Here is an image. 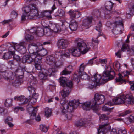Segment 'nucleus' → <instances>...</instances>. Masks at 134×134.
Returning <instances> with one entry per match:
<instances>
[{
	"instance_id": "nucleus-1",
	"label": "nucleus",
	"mask_w": 134,
	"mask_h": 134,
	"mask_svg": "<svg viewBox=\"0 0 134 134\" xmlns=\"http://www.w3.org/2000/svg\"><path fill=\"white\" fill-rule=\"evenodd\" d=\"M60 103L62 104L61 107V111L66 119L70 120L72 117V112L74 109L76 108L79 104L78 101L72 100L68 102L65 100H61Z\"/></svg>"
},
{
	"instance_id": "nucleus-2",
	"label": "nucleus",
	"mask_w": 134,
	"mask_h": 134,
	"mask_svg": "<svg viewBox=\"0 0 134 134\" xmlns=\"http://www.w3.org/2000/svg\"><path fill=\"white\" fill-rule=\"evenodd\" d=\"M111 68L110 66H108L105 71L103 72L102 76L97 73L94 75V79L93 80L94 82L91 84V87H94L95 82L96 85H98L100 84L105 83L109 80L113 79L115 76V72L113 71H109Z\"/></svg>"
},
{
	"instance_id": "nucleus-3",
	"label": "nucleus",
	"mask_w": 134,
	"mask_h": 134,
	"mask_svg": "<svg viewBox=\"0 0 134 134\" xmlns=\"http://www.w3.org/2000/svg\"><path fill=\"white\" fill-rule=\"evenodd\" d=\"M124 103L131 105L134 104V98L131 94L121 95L119 97L115 98L112 102H108L106 104L111 106L114 104L117 105Z\"/></svg>"
},
{
	"instance_id": "nucleus-4",
	"label": "nucleus",
	"mask_w": 134,
	"mask_h": 134,
	"mask_svg": "<svg viewBox=\"0 0 134 134\" xmlns=\"http://www.w3.org/2000/svg\"><path fill=\"white\" fill-rule=\"evenodd\" d=\"M114 25L113 29V34H121L123 30L122 19L120 17L116 18Z\"/></svg>"
},
{
	"instance_id": "nucleus-5",
	"label": "nucleus",
	"mask_w": 134,
	"mask_h": 134,
	"mask_svg": "<svg viewBox=\"0 0 134 134\" xmlns=\"http://www.w3.org/2000/svg\"><path fill=\"white\" fill-rule=\"evenodd\" d=\"M94 19H93L92 17H88L85 19L83 21V26L85 27V29L88 28L90 26V24L92 22V20L94 19L95 20L97 19V18L100 17L101 14L99 10H95L94 12Z\"/></svg>"
},
{
	"instance_id": "nucleus-6",
	"label": "nucleus",
	"mask_w": 134,
	"mask_h": 134,
	"mask_svg": "<svg viewBox=\"0 0 134 134\" xmlns=\"http://www.w3.org/2000/svg\"><path fill=\"white\" fill-rule=\"evenodd\" d=\"M77 43L76 47L78 49L81 51V53L82 54H84L87 53L90 49V43H88L87 44L83 41H79Z\"/></svg>"
},
{
	"instance_id": "nucleus-7",
	"label": "nucleus",
	"mask_w": 134,
	"mask_h": 134,
	"mask_svg": "<svg viewBox=\"0 0 134 134\" xmlns=\"http://www.w3.org/2000/svg\"><path fill=\"white\" fill-rule=\"evenodd\" d=\"M74 100L78 101L79 103L78 106L80 105H81L82 106V108L86 110H89L92 109L93 110L96 111L98 109V107H95L93 102H92V100L90 101L87 102L82 103L80 102L78 100Z\"/></svg>"
},
{
	"instance_id": "nucleus-8",
	"label": "nucleus",
	"mask_w": 134,
	"mask_h": 134,
	"mask_svg": "<svg viewBox=\"0 0 134 134\" xmlns=\"http://www.w3.org/2000/svg\"><path fill=\"white\" fill-rule=\"evenodd\" d=\"M73 84L70 81H69L67 83V86H65L64 89L60 92V93L63 98H65L69 95L70 93L72 90Z\"/></svg>"
},
{
	"instance_id": "nucleus-9",
	"label": "nucleus",
	"mask_w": 134,
	"mask_h": 134,
	"mask_svg": "<svg viewBox=\"0 0 134 134\" xmlns=\"http://www.w3.org/2000/svg\"><path fill=\"white\" fill-rule=\"evenodd\" d=\"M2 75L3 78L5 80L9 82H11L13 85H15L16 83V82L14 81V82H13L14 81V75L12 72L7 71L3 72Z\"/></svg>"
},
{
	"instance_id": "nucleus-10",
	"label": "nucleus",
	"mask_w": 134,
	"mask_h": 134,
	"mask_svg": "<svg viewBox=\"0 0 134 134\" xmlns=\"http://www.w3.org/2000/svg\"><path fill=\"white\" fill-rule=\"evenodd\" d=\"M105 100L104 96L98 93L95 94L94 98L92 99V102H93L96 107H97V105L103 103Z\"/></svg>"
},
{
	"instance_id": "nucleus-11",
	"label": "nucleus",
	"mask_w": 134,
	"mask_h": 134,
	"mask_svg": "<svg viewBox=\"0 0 134 134\" xmlns=\"http://www.w3.org/2000/svg\"><path fill=\"white\" fill-rule=\"evenodd\" d=\"M63 25L66 28L69 27L71 31L76 30L78 27L77 22L75 20H73L71 21L70 24L66 21L64 23Z\"/></svg>"
},
{
	"instance_id": "nucleus-12",
	"label": "nucleus",
	"mask_w": 134,
	"mask_h": 134,
	"mask_svg": "<svg viewBox=\"0 0 134 134\" xmlns=\"http://www.w3.org/2000/svg\"><path fill=\"white\" fill-rule=\"evenodd\" d=\"M57 71V70L55 68H52L49 69L47 72L45 74L42 73H39L38 77L40 79H46L47 76L48 75L51 76V75L54 74V73Z\"/></svg>"
},
{
	"instance_id": "nucleus-13",
	"label": "nucleus",
	"mask_w": 134,
	"mask_h": 134,
	"mask_svg": "<svg viewBox=\"0 0 134 134\" xmlns=\"http://www.w3.org/2000/svg\"><path fill=\"white\" fill-rule=\"evenodd\" d=\"M34 8L32 9L31 12L29 13L27 16L29 19H35L39 18V15L38 10L36 8L35 6L33 5Z\"/></svg>"
},
{
	"instance_id": "nucleus-14",
	"label": "nucleus",
	"mask_w": 134,
	"mask_h": 134,
	"mask_svg": "<svg viewBox=\"0 0 134 134\" xmlns=\"http://www.w3.org/2000/svg\"><path fill=\"white\" fill-rule=\"evenodd\" d=\"M28 50L30 54H35L38 53L39 50L37 45L35 43H32L28 45Z\"/></svg>"
},
{
	"instance_id": "nucleus-15",
	"label": "nucleus",
	"mask_w": 134,
	"mask_h": 134,
	"mask_svg": "<svg viewBox=\"0 0 134 134\" xmlns=\"http://www.w3.org/2000/svg\"><path fill=\"white\" fill-rule=\"evenodd\" d=\"M32 7L31 6H26L25 7L23 8H22L23 10L24 11L25 13H23L22 15L21 16V20L22 21H24L26 20V16H28V15L29 14V13L31 12V8H33L32 5H31Z\"/></svg>"
},
{
	"instance_id": "nucleus-16",
	"label": "nucleus",
	"mask_w": 134,
	"mask_h": 134,
	"mask_svg": "<svg viewBox=\"0 0 134 134\" xmlns=\"http://www.w3.org/2000/svg\"><path fill=\"white\" fill-rule=\"evenodd\" d=\"M30 55H25L23 56L22 61L23 63L27 62L30 63L35 62L34 58L35 57L33 54H30Z\"/></svg>"
},
{
	"instance_id": "nucleus-17",
	"label": "nucleus",
	"mask_w": 134,
	"mask_h": 134,
	"mask_svg": "<svg viewBox=\"0 0 134 134\" xmlns=\"http://www.w3.org/2000/svg\"><path fill=\"white\" fill-rule=\"evenodd\" d=\"M48 27L51 31L55 32H58L61 30L59 25L52 22H50L48 25Z\"/></svg>"
},
{
	"instance_id": "nucleus-18",
	"label": "nucleus",
	"mask_w": 134,
	"mask_h": 134,
	"mask_svg": "<svg viewBox=\"0 0 134 134\" xmlns=\"http://www.w3.org/2000/svg\"><path fill=\"white\" fill-rule=\"evenodd\" d=\"M46 60L47 62L49 65H51L55 68L56 66V61L55 60L54 58L52 56H48L46 57Z\"/></svg>"
},
{
	"instance_id": "nucleus-19",
	"label": "nucleus",
	"mask_w": 134,
	"mask_h": 134,
	"mask_svg": "<svg viewBox=\"0 0 134 134\" xmlns=\"http://www.w3.org/2000/svg\"><path fill=\"white\" fill-rule=\"evenodd\" d=\"M68 43V42L66 40L63 39L59 40L57 42L58 48L60 49L65 48L67 47Z\"/></svg>"
},
{
	"instance_id": "nucleus-20",
	"label": "nucleus",
	"mask_w": 134,
	"mask_h": 134,
	"mask_svg": "<svg viewBox=\"0 0 134 134\" xmlns=\"http://www.w3.org/2000/svg\"><path fill=\"white\" fill-rule=\"evenodd\" d=\"M27 109L28 111L31 114V116L35 117L37 111V107L34 108L31 105H28L27 106Z\"/></svg>"
},
{
	"instance_id": "nucleus-21",
	"label": "nucleus",
	"mask_w": 134,
	"mask_h": 134,
	"mask_svg": "<svg viewBox=\"0 0 134 134\" xmlns=\"http://www.w3.org/2000/svg\"><path fill=\"white\" fill-rule=\"evenodd\" d=\"M27 45L26 43L24 42L23 43V45H18L15 46L18 51L22 54H24L26 52V49L25 46Z\"/></svg>"
},
{
	"instance_id": "nucleus-22",
	"label": "nucleus",
	"mask_w": 134,
	"mask_h": 134,
	"mask_svg": "<svg viewBox=\"0 0 134 134\" xmlns=\"http://www.w3.org/2000/svg\"><path fill=\"white\" fill-rule=\"evenodd\" d=\"M96 30L99 32L98 35L96 38V39H97L99 37L102 36L104 38H105V36L104 35L103 33L100 32L102 30V27L101 26V23L100 21L99 22V23L97 24V26H96Z\"/></svg>"
},
{
	"instance_id": "nucleus-23",
	"label": "nucleus",
	"mask_w": 134,
	"mask_h": 134,
	"mask_svg": "<svg viewBox=\"0 0 134 134\" xmlns=\"http://www.w3.org/2000/svg\"><path fill=\"white\" fill-rule=\"evenodd\" d=\"M14 99L15 100L18 101L23 102V103L24 104H26L29 101V99L27 98L26 99L25 97L23 96L19 97L15 96L14 97Z\"/></svg>"
},
{
	"instance_id": "nucleus-24",
	"label": "nucleus",
	"mask_w": 134,
	"mask_h": 134,
	"mask_svg": "<svg viewBox=\"0 0 134 134\" xmlns=\"http://www.w3.org/2000/svg\"><path fill=\"white\" fill-rule=\"evenodd\" d=\"M69 15L72 18H78L81 15V13L77 11H70Z\"/></svg>"
},
{
	"instance_id": "nucleus-25",
	"label": "nucleus",
	"mask_w": 134,
	"mask_h": 134,
	"mask_svg": "<svg viewBox=\"0 0 134 134\" xmlns=\"http://www.w3.org/2000/svg\"><path fill=\"white\" fill-rule=\"evenodd\" d=\"M67 79L65 77H61L59 79V82L61 86H67V83L69 81H70L72 84H73L72 82L69 80H67Z\"/></svg>"
},
{
	"instance_id": "nucleus-26",
	"label": "nucleus",
	"mask_w": 134,
	"mask_h": 134,
	"mask_svg": "<svg viewBox=\"0 0 134 134\" xmlns=\"http://www.w3.org/2000/svg\"><path fill=\"white\" fill-rule=\"evenodd\" d=\"M33 55L35 57L34 58L35 62L39 63H41L42 62L41 60L42 58V57L38 53H36Z\"/></svg>"
},
{
	"instance_id": "nucleus-27",
	"label": "nucleus",
	"mask_w": 134,
	"mask_h": 134,
	"mask_svg": "<svg viewBox=\"0 0 134 134\" xmlns=\"http://www.w3.org/2000/svg\"><path fill=\"white\" fill-rule=\"evenodd\" d=\"M72 67L69 65L66 68L64 69L61 72L62 75H67L70 74L71 71Z\"/></svg>"
},
{
	"instance_id": "nucleus-28",
	"label": "nucleus",
	"mask_w": 134,
	"mask_h": 134,
	"mask_svg": "<svg viewBox=\"0 0 134 134\" xmlns=\"http://www.w3.org/2000/svg\"><path fill=\"white\" fill-rule=\"evenodd\" d=\"M15 54V52L14 51H9L7 53H4L3 57L4 59H7L11 58L12 56L13 55Z\"/></svg>"
},
{
	"instance_id": "nucleus-29",
	"label": "nucleus",
	"mask_w": 134,
	"mask_h": 134,
	"mask_svg": "<svg viewBox=\"0 0 134 134\" xmlns=\"http://www.w3.org/2000/svg\"><path fill=\"white\" fill-rule=\"evenodd\" d=\"M134 15V5L132 8H130L126 12V17L128 18H130L132 15Z\"/></svg>"
},
{
	"instance_id": "nucleus-30",
	"label": "nucleus",
	"mask_w": 134,
	"mask_h": 134,
	"mask_svg": "<svg viewBox=\"0 0 134 134\" xmlns=\"http://www.w3.org/2000/svg\"><path fill=\"white\" fill-rule=\"evenodd\" d=\"M77 48L76 47L71 49L72 50L71 54L74 56L79 57L80 55V53H81V51L79 50H78Z\"/></svg>"
},
{
	"instance_id": "nucleus-31",
	"label": "nucleus",
	"mask_w": 134,
	"mask_h": 134,
	"mask_svg": "<svg viewBox=\"0 0 134 134\" xmlns=\"http://www.w3.org/2000/svg\"><path fill=\"white\" fill-rule=\"evenodd\" d=\"M113 3L110 1L107 2L105 4V8L107 11H110L112 9Z\"/></svg>"
},
{
	"instance_id": "nucleus-32",
	"label": "nucleus",
	"mask_w": 134,
	"mask_h": 134,
	"mask_svg": "<svg viewBox=\"0 0 134 134\" xmlns=\"http://www.w3.org/2000/svg\"><path fill=\"white\" fill-rule=\"evenodd\" d=\"M72 50L68 49L64 51H63V53L62 54V58L64 56L68 58H69L70 55L71 54Z\"/></svg>"
},
{
	"instance_id": "nucleus-33",
	"label": "nucleus",
	"mask_w": 134,
	"mask_h": 134,
	"mask_svg": "<svg viewBox=\"0 0 134 134\" xmlns=\"http://www.w3.org/2000/svg\"><path fill=\"white\" fill-rule=\"evenodd\" d=\"M87 64H84L83 63H82L80 66L79 71H78L79 74H81L82 73L84 72H83L84 69L87 65Z\"/></svg>"
},
{
	"instance_id": "nucleus-34",
	"label": "nucleus",
	"mask_w": 134,
	"mask_h": 134,
	"mask_svg": "<svg viewBox=\"0 0 134 134\" xmlns=\"http://www.w3.org/2000/svg\"><path fill=\"white\" fill-rule=\"evenodd\" d=\"M119 77L118 78H116V81L120 84H121L123 83H125L126 82L125 80L122 79L123 76L121 75L120 74H119Z\"/></svg>"
},
{
	"instance_id": "nucleus-35",
	"label": "nucleus",
	"mask_w": 134,
	"mask_h": 134,
	"mask_svg": "<svg viewBox=\"0 0 134 134\" xmlns=\"http://www.w3.org/2000/svg\"><path fill=\"white\" fill-rule=\"evenodd\" d=\"M44 32V30L43 29L40 28H37V36H43Z\"/></svg>"
},
{
	"instance_id": "nucleus-36",
	"label": "nucleus",
	"mask_w": 134,
	"mask_h": 134,
	"mask_svg": "<svg viewBox=\"0 0 134 134\" xmlns=\"http://www.w3.org/2000/svg\"><path fill=\"white\" fill-rule=\"evenodd\" d=\"M108 125V124H105L103 125L100 126L99 129L98 130V131L99 132V131L104 132L107 129L106 126Z\"/></svg>"
},
{
	"instance_id": "nucleus-37",
	"label": "nucleus",
	"mask_w": 134,
	"mask_h": 134,
	"mask_svg": "<svg viewBox=\"0 0 134 134\" xmlns=\"http://www.w3.org/2000/svg\"><path fill=\"white\" fill-rule=\"evenodd\" d=\"M28 89L30 94L32 95L34 94H36L35 93V90H36L35 86L30 85L28 86Z\"/></svg>"
},
{
	"instance_id": "nucleus-38",
	"label": "nucleus",
	"mask_w": 134,
	"mask_h": 134,
	"mask_svg": "<svg viewBox=\"0 0 134 134\" xmlns=\"http://www.w3.org/2000/svg\"><path fill=\"white\" fill-rule=\"evenodd\" d=\"M79 77L82 79L85 80H88L89 79L88 75L85 72H83L81 74H79Z\"/></svg>"
},
{
	"instance_id": "nucleus-39",
	"label": "nucleus",
	"mask_w": 134,
	"mask_h": 134,
	"mask_svg": "<svg viewBox=\"0 0 134 134\" xmlns=\"http://www.w3.org/2000/svg\"><path fill=\"white\" fill-rule=\"evenodd\" d=\"M51 14L49 11V12L47 11H45L42 12L41 13V15L42 17L44 16L48 18H50L51 17V16L50 14Z\"/></svg>"
},
{
	"instance_id": "nucleus-40",
	"label": "nucleus",
	"mask_w": 134,
	"mask_h": 134,
	"mask_svg": "<svg viewBox=\"0 0 134 134\" xmlns=\"http://www.w3.org/2000/svg\"><path fill=\"white\" fill-rule=\"evenodd\" d=\"M40 129L43 132H46L48 130L47 127L45 125L41 124L40 126Z\"/></svg>"
},
{
	"instance_id": "nucleus-41",
	"label": "nucleus",
	"mask_w": 134,
	"mask_h": 134,
	"mask_svg": "<svg viewBox=\"0 0 134 134\" xmlns=\"http://www.w3.org/2000/svg\"><path fill=\"white\" fill-rule=\"evenodd\" d=\"M47 51L45 49L40 50L39 49L38 51V53L42 57L46 55L47 54Z\"/></svg>"
},
{
	"instance_id": "nucleus-42",
	"label": "nucleus",
	"mask_w": 134,
	"mask_h": 134,
	"mask_svg": "<svg viewBox=\"0 0 134 134\" xmlns=\"http://www.w3.org/2000/svg\"><path fill=\"white\" fill-rule=\"evenodd\" d=\"M127 51L128 54L130 56H134V47L133 46L130 47Z\"/></svg>"
},
{
	"instance_id": "nucleus-43",
	"label": "nucleus",
	"mask_w": 134,
	"mask_h": 134,
	"mask_svg": "<svg viewBox=\"0 0 134 134\" xmlns=\"http://www.w3.org/2000/svg\"><path fill=\"white\" fill-rule=\"evenodd\" d=\"M38 95V94H34L32 95V97L30 100L32 103H35L37 101Z\"/></svg>"
},
{
	"instance_id": "nucleus-44",
	"label": "nucleus",
	"mask_w": 134,
	"mask_h": 134,
	"mask_svg": "<svg viewBox=\"0 0 134 134\" xmlns=\"http://www.w3.org/2000/svg\"><path fill=\"white\" fill-rule=\"evenodd\" d=\"M86 124V122L83 121L82 120H80L79 121L76 122L75 123V125L77 127L84 126Z\"/></svg>"
},
{
	"instance_id": "nucleus-45",
	"label": "nucleus",
	"mask_w": 134,
	"mask_h": 134,
	"mask_svg": "<svg viewBox=\"0 0 134 134\" xmlns=\"http://www.w3.org/2000/svg\"><path fill=\"white\" fill-rule=\"evenodd\" d=\"M63 53V51L60 50L59 52H55V57L57 58H58L59 57L60 58H62V54Z\"/></svg>"
},
{
	"instance_id": "nucleus-46",
	"label": "nucleus",
	"mask_w": 134,
	"mask_h": 134,
	"mask_svg": "<svg viewBox=\"0 0 134 134\" xmlns=\"http://www.w3.org/2000/svg\"><path fill=\"white\" fill-rule=\"evenodd\" d=\"M37 28L33 27L30 29L29 32L30 34L34 36H37Z\"/></svg>"
},
{
	"instance_id": "nucleus-47",
	"label": "nucleus",
	"mask_w": 134,
	"mask_h": 134,
	"mask_svg": "<svg viewBox=\"0 0 134 134\" xmlns=\"http://www.w3.org/2000/svg\"><path fill=\"white\" fill-rule=\"evenodd\" d=\"M5 105L6 107H10L12 105V100L11 99H7L5 103Z\"/></svg>"
},
{
	"instance_id": "nucleus-48",
	"label": "nucleus",
	"mask_w": 134,
	"mask_h": 134,
	"mask_svg": "<svg viewBox=\"0 0 134 134\" xmlns=\"http://www.w3.org/2000/svg\"><path fill=\"white\" fill-rule=\"evenodd\" d=\"M34 35L31 34H29L26 35L25 38L26 40L28 41H30L32 40L34 38Z\"/></svg>"
},
{
	"instance_id": "nucleus-49",
	"label": "nucleus",
	"mask_w": 134,
	"mask_h": 134,
	"mask_svg": "<svg viewBox=\"0 0 134 134\" xmlns=\"http://www.w3.org/2000/svg\"><path fill=\"white\" fill-rule=\"evenodd\" d=\"M52 113L51 110L48 108L47 107L45 109V114L46 116L48 117L51 115Z\"/></svg>"
},
{
	"instance_id": "nucleus-50",
	"label": "nucleus",
	"mask_w": 134,
	"mask_h": 134,
	"mask_svg": "<svg viewBox=\"0 0 134 134\" xmlns=\"http://www.w3.org/2000/svg\"><path fill=\"white\" fill-rule=\"evenodd\" d=\"M37 81L36 78H33V79H31L30 82V85H32L34 86H35V84L37 83Z\"/></svg>"
},
{
	"instance_id": "nucleus-51",
	"label": "nucleus",
	"mask_w": 134,
	"mask_h": 134,
	"mask_svg": "<svg viewBox=\"0 0 134 134\" xmlns=\"http://www.w3.org/2000/svg\"><path fill=\"white\" fill-rule=\"evenodd\" d=\"M131 111L130 110H127L124 111V112L120 114L119 115V116H124L127 114L130 113H131Z\"/></svg>"
},
{
	"instance_id": "nucleus-52",
	"label": "nucleus",
	"mask_w": 134,
	"mask_h": 134,
	"mask_svg": "<svg viewBox=\"0 0 134 134\" xmlns=\"http://www.w3.org/2000/svg\"><path fill=\"white\" fill-rule=\"evenodd\" d=\"M44 33H46L47 36L51 34V30H50L49 27L48 28H46L44 29Z\"/></svg>"
},
{
	"instance_id": "nucleus-53",
	"label": "nucleus",
	"mask_w": 134,
	"mask_h": 134,
	"mask_svg": "<svg viewBox=\"0 0 134 134\" xmlns=\"http://www.w3.org/2000/svg\"><path fill=\"white\" fill-rule=\"evenodd\" d=\"M13 58L14 59V60H16L18 62H19L21 60V58H20L19 56L16 55L15 54L13 55Z\"/></svg>"
},
{
	"instance_id": "nucleus-54",
	"label": "nucleus",
	"mask_w": 134,
	"mask_h": 134,
	"mask_svg": "<svg viewBox=\"0 0 134 134\" xmlns=\"http://www.w3.org/2000/svg\"><path fill=\"white\" fill-rule=\"evenodd\" d=\"M15 74L18 75L19 76H22L23 74V73L22 72V70H21L18 69L16 70L15 71Z\"/></svg>"
},
{
	"instance_id": "nucleus-55",
	"label": "nucleus",
	"mask_w": 134,
	"mask_h": 134,
	"mask_svg": "<svg viewBox=\"0 0 134 134\" xmlns=\"http://www.w3.org/2000/svg\"><path fill=\"white\" fill-rule=\"evenodd\" d=\"M113 109V108H109L105 105H104L102 107V109L104 111H110L111 110Z\"/></svg>"
},
{
	"instance_id": "nucleus-56",
	"label": "nucleus",
	"mask_w": 134,
	"mask_h": 134,
	"mask_svg": "<svg viewBox=\"0 0 134 134\" xmlns=\"http://www.w3.org/2000/svg\"><path fill=\"white\" fill-rule=\"evenodd\" d=\"M126 131L124 130L119 129L118 131V134H127Z\"/></svg>"
},
{
	"instance_id": "nucleus-57",
	"label": "nucleus",
	"mask_w": 134,
	"mask_h": 134,
	"mask_svg": "<svg viewBox=\"0 0 134 134\" xmlns=\"http://www.w3.org/2000/svg\"><path fill=\"white\" fill-rule=\"evenodd\" d=\"M129 48V46L127 44H124L123 45L122 48L121 50L123 51H125L127 48Z\"/></svg>"
},
{
	"instance_id": "nucleus-58",
	"label": "nucleus",
	"mask_w": 134,
	"mask_h": 134,
	"mask_svg": "<svg viewBox=\"0 0 134 134\" xmlns=\"http://www.w3.org/2000/svg\"><path fill=\"white\" fill-rule=\"evenodd\" d=\"M92 44H91V46H90L91 47L92 46H94L95 45V43H96V44L98 42V40L95 39H94L92 38ZM90 45H91L90 44Z\"/></svg>"
},
{
	"instance_id": "nucleus-59",
	"label": "nucleus",
	"mask_w": 134,
	"mask_h": 134,
	"mask_svg": "<svg viewBox=\"0 0 134 134\" xmlns=\"http://www.w3.org/2000/svg\"><path fill=\"white\" fill-rule=\"evenodd\" d=\"M35 66L36 68L38 70H39L41 69V67L40 65L41 63H35Z\"/></svg>"
},
{
	"instance_id": "nucleus-60",
	"label": "nucleus",
	"mask_w": 134,
	"mask_h": 134,
	"mask_svg": "<svg viewBox=\"0 0 134 134\" xmlns=\"http://www.w3.org/2000/svg\"><path fill=\"white\" fill-rule=\"evenodd\" d=\"M100 118L104 120H107L108 119V117L105 114H104L101 115Z\"/></svg>"
},
{
	"instance_id": "nucleus-61",
	"label": "nucleus",
	"mask_w": 134,
	"mask_h": 134,
	"mask_svg": "<svg viewBox=\"0 0 134 134\" xmlns=\"http://www.w3.org/2000/svg\"><path fill=\"white\" fill-rule=\"evenodd\" d=\"M97 58V57H94L92 59L90 60L88 62V64H90V65H92L93 64V60L96 59Z\"/></svg>"
},
{
	"instance_id": "nucleus-62",
	"label": "nucleus",
	"mask_w": 134,
	"mask_h": 134,
	"mask_svg": "<svg viewBox=\"0 0 134 134\" xmlns=\"http://www.w3.org/2000/svg\"><path fill=\"white\" fill-rule=\"evenodd\" d=\"M129 83L131 85L130 89L132 90H134V82L130 81Z\"/></svg>"
},
{
	"instance_id": "nucleus-63",
	"label": "nucleus",
	"mask_w": 134,
	"mask_h": 134,
	"mask_svg": "<svg viewBox=\"0 0 134 134\" xmlns=\"http://www.w3.org/2000/svg\"><path fill=\"white\" fill-rule=\"evenodd\" d=\"M99 62L101 64H105L107 62V60L106 59H100Z\"/></svg>"
},
{
	"instance_id": "nucleus-64",
	"label": "nucleus",
	"mask_w": 134,
	"mask_h": 134,
	"mask_svg": "<svg viewBox=\"0 0 134 134\" xmlns=\"http://www.w3.org/2000/svg\"><path fill=\"white\" fill-rule=\"evenodd\" d=\"M111 134H118L116 129L114 128L112 129L111 131Z\"/></svg>"
}]
</instances>
